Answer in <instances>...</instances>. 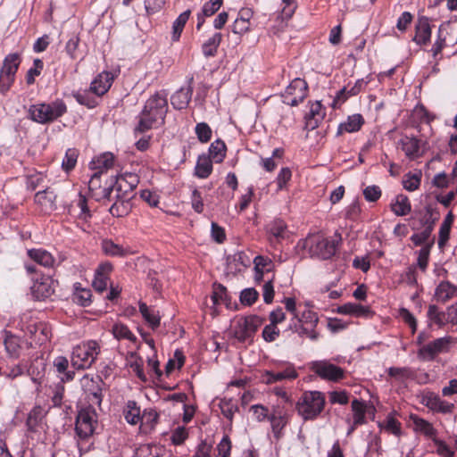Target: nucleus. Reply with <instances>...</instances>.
Masks as SVG:
<instances>
[{
	"label": "nucleus",
	"mask_w": 457,
	"mask_h": 457,
	"mask_svg": "<svg viewBox=\"0 0 457 457\" xmlns=\"http://www.w3.org/2000/svg\"><path fill=\"white\" fill-rule=\"evenodd\" d=\"M167 110V95L159 92L154 94L146 101L135 132L144 133L151 129L159 120L162 123Z\"/></svg>",
	"instance_id": "nucleus-1"
},
{
	"label": "nucleus",
	"mask_w": 457,
	"mask_h": 457,
	"mask_svg": "<svg viewBox=\"0 0 457 457\" xmlns=\"http://www.w3.org/2000/svg\"><path fill=\"white\" fill-rule=\"evenodd\" d=\"M324 395L320 391H305L296 403L295 409L304 420H315L324 410Z\"/></svg>",
	"instance_id": "nucleus-2"
},
{
	"label": "nucleus",
	"mask_w": 457,
	"mask_h": 457,
	"mask_svg": "<svg viewBox=\"0 0 457 457\" xmlns=\"http://www.w3.org/2000/svg\"><path fill=\"white\" fill-rule=\"evenodd\" d=\"M99 353L100 345L96 341L90 340L78 345L72 351V365L77 369H88Z\"/></svg>",
	"instance_id": "nucleus-3"
},
{
	"label": "nucleus",
	"mask_w": 457,
	"mask_h": 457,
	"mask_svg": "<svg viewBox=\"0 0 457 457\" xmlns=\"http://www.w3.org/2000/svg\"><path fill=\"white\" fill-rule=\"evenodd\" d=\"M66 111V105L62 101H55L51 104L31 106L30 118L39 123H46L61 117Z\"/></svg>",
	"instance_id": "nucleus-4"
},
{
	"label": "nucleus",
	"mask_w": 457,
	"mask_h": 457,
	"mask_svg": "<svg viewBox=\"0 0 457 457\" xmlns=\"http://www.w3.org/2000/svg\"><path fill=\"white\" fill-rule=\"evenodd\" d=\"M426 213L420 219L422 226L421 231L414 233L411 237V241L416 245H425L431 239V233L434 229L436 221L439 219V212L431 205L426 206Z\"/></svg>",
	"instance_id": "nucleus-5"
},
{
	"label": "nucleus",
	"mask_w": 457,
	"mask_h": 457,
	"mask_svg": "<svg viewBox=\"0 0 457 457\" xmlns=\"http://www.w3.org/2000/svg\"><path fill=\"white\" fill-rule=\"evenodd\" d=\"M305 244L312 256H316L322 260H328L336 253L337 245L335 241L320 236L308 237Z\"/></svg>",
	"instance_id": "nucleus-6"
},
{
	"label": "nucleus",
	"mask_w": 457,
	"mask_h": 457,
	"mask_svg": "<svg viewBox=\"0 0 457 457\" xmlns=\"http://www.w3.org/2000/svg\"><path fill=\"white\" fill-rule=\"evenodd\" d=\"M106 177L103 171H96L92 176L88 182V189L91 196L96 201L111 200L112 199V194L114 187V176H111V180L105 181L102 185V178Z\"/></svg>",
	"instance_id": "nucleus-7"
},
{
	"label": "nucleus",
	"mask_w": 457,
	"mask_h": 457,
	"mask_svg": "<svg viewBox=\"0 0 457 457\" xmlns=\"http://www.w3.org/2000/svg\"><path fill=\"white\" fill-rule=\"evenodd\" d=\"M30 294L36 300H45L54 293L53 280L49 276L38 274L30 266Z\"/></svg>",
	"instance_id": "nucleus-8"
},
{
	"label": "nucleus",
	"mask_w": 457,
	"mask_h": 457,
	"mask_svg": "<svg viewBox=\"0 0 457 457\" xmlns=\"http://www.w3.org/2000/svg\"><path fill=\"white\" fill-rule=\"evenodd\" d=\"M262 323V319L257 315L240 318L234 328V337L239 342H245L252 339Z\"/></svg>",
	"instance_id": "nucleus-9"
},
{
	"label": "nucleus",
	"mask_w": 457,
	"mask_h": 457,
	"mask_svg": "<svg viewBox=\"0 0 457 457\" xmlns=\"http://www.w3.org/2000/svg\"><path fill=\"white\" fill-rule=\"evenodd\" d=\"M96 426V413L92 407L80 410L76 419V432L80 438L92 436Z\"/></svg>",
	"instance_id": "nucleus-10"
},
{
	"label": "nucleus",
	"mask_w": 457,
	"mask_h": 457,
	"mask_svg": "<svg viewBox=\"0 0 457 457\" xmlns=\"http://www.w3.org/2000/svg\"><path fill=\"white\" fill-rule=\"evenodd\" d=\"M453 342L451 337L437 338L422 345L418 351V357L423 361H433L437 354L448 352Z\"/></svg>",
	"instance_id": "nucleus-11"
},
{
	"label": "nucleus",
	"mask_w": 457,
	"mask_h": 457,
	"mask_svg": "<svg viewBox=\"0 0 457 457\" xmlns=\"http://www.w3.org/2000/svg\"><path fill=\"white\" fill-rule=\"evenodd\" d=\"M308 86L304 79L296 78L292 80L283 95V102L291 106H296L307 96Z\"/></svg>",
	"instance_id": "nucleus-12"
},
{
	"label": "nucleus",
	"mask_w": 457,
	"mask_h": 457,
	"mask_svg": "<svg viewBox=\"0 0 457 457\" xmlns=\"http://www.w3.org/2000/svg\"><path fill=\"white\" fill-rule=\"evenodd\" d=\"M20 64V57L17 54H12L5 57L4 65L0 71V91L5 92L9 89L10 85L13 81Z\"/></svg>",
	"instance_id": "nucleus-13"
},
{
	"label": "nucleus",
	"mask_w": 457,
	"mask_h": 457,
	"mask_svg": "<svg viewBox=\"0 0 457 457\" xmlns=\"http://www.w3.org/2000/svg\"><path fill=\"white\" fill-rule=\"evenodd\" d=\"M81 387L87 399L94 404L100 405L102 402V386L104 382L99 376L91 377L85 375L80 380Z\"/></svg>",
	"instance_id": "nucleus-14"
},
{
	"label": "nucleus",
	"mask_w": 457,
	"mask_h": 457,
	"mask_svg": "<svg viewBox=\"0 0 457 457\" xmlns=\"http://www.w3.org/2000/svg\"><path fill=\"white\" fill-rule=\"evenodd\" d=\"M312 369L319 377L323 379L338 381L344 378L343 369L325 361L313 362Z\"/></svg>",
	"instance_id": "nucleus-15"
},
{
	"label": "nucleus",
	"mask_w": 457,
	"mask_h": 457,
	"mask_svg": "<svg viewBox=\"0 0 457 457\" xmlns=\"http://www.w3.org/2000/svg\"><path fill=\"white\" fill-rule=\"evenodd\" d=\"M56 194L53 189L46 187L43 190H39L35 195V204L43 212H50L55 209Z\"/></svg>",
	"instance_id": "nucleus-16"
},
{
	"label": "nucleus",
	"mask_w": 457,
	"mask_h": 457,
	"mask_svg": "<svg viewBox=\"0 0 457 457\" xmlns=\"http://www.w3.org/2000/svg\"><path fill=\"white\" fill-rule=\"evenodd\" d=\"M274 437L279 440L283 435L282 430L287 424V412L282 409H274L269 416Z\"/></svg>",
	"instance_id": "nucleus-17"
},
{
	"label": "nucleus",
	"mask_w": 457,
	"mask_h": 457,
	"mask_svg": "<svg viewBox=\"0 0 457 457\" xmlns=\"http://www.w3.org/2000/svg\"><path fill=\"white\" fill-rule=\"evenodd\" d=\"M363 86V80L358 79L353 86L348 84L347 86L341 88L336 97L333 100L332 106L333 108L339 107L342 104H344L350 96H353L358 95L361 91V87Z\"/></svg>",
	"instance_id": "nucleus-18"
},
{
	"label": "nucleus",
	"mask_w": 457,
	"mask_h": 457,
	"mask_svg": "<svg viewBox=\"0 0 457 457\" xmlns=\"http://www.w3.org/2000/svg\"><path fill=\"white\" fill-rule=\"evenodd\" d=\"M415 36L413 41L418 45H427L430 41L431 28L428 17H420L415 26Z\"/></svg>",
	"instance_id": "nucleus-19"
},
{
	"label": "nucleus",
	"mask_w": 457,
	"mask_h": 457,
	"mask_svg": "<svg viewBox=\"0 0 457 457\" xmlns=\"http://www.w3.org/2000/svg\"><path fill=\"white\" fill-rule=\"evenodd\" d=\"M398 145L410 159H414L420 155L421 142L415 137L403 136L398 141Z\"/></svg>",
	"instance_id": "nucleus-20"
},
{
	"label": "nucleus",
	"mask_w": 457,
	"mask_h": 457,
	"mask_svg": "<svg viewBox=\"0 0 457 457\" xmlns=\"http://www.w3.org/2000/svg\"><path fill=\"white\" fill-rule=\"evenodd\" d=\"M113 78L110 72L100 73L91 83L90 92L100 96L105 94L112 86Z\"/></svg>",
	"instance_id": "nucleus-21"
},
{
	"label": "nucleus",
	"mask_w": 457,
	"mask_h": 457,
	"mask_svg": "<svg viewBox=\"0 0 457 457\" xmlns=\"http://www.w3.org/2000/svg\"><path fill=\"white\" fill-rule=\"evenodd\" d=\"M325 112L322 110L320 102L316 101L310 106V111L305 116V128L312 130L319 126V122L323 120Z\"/></svg>",
	"instance_id": "nucleus-22"
},
{
	"label": "nucleus",
	"mask_w": 457,
	"mask_h": 457,
	"mask_svg": "<svg viewBox=\"0 0 457 457\" xmlns=\"http://www.w3.org/2000/svg\"><path fill=\"white\" fill-rule=\"evenodd\" d=\"M193 87L189 85L187 87H182L173 94L170 97L171 104L175 109L182 110L185 109L192 97Z\"/></svg>",
	"instance_id": "nucleus-23"
},
{
	"label": "nucleus",
	"mask_w": 457,
	"mask_h": 457,
	"mask_svg": "<svg viewBox=\"0 0 457 457\" xmlns=\"http://www.w3.org/2000/svg\"><path fill=\"white\" fill-rule=\"evenodd\" d=\"M253 13L251 9L242 8L233 24L232 31L235 34H242L248 31L250 28V19L253 17Z\"/></svg>",
	"instance_id": "nucleus-24"
},
{
	"label": "nucleus",
	"mask_w": 457,
	"mask_h": 457,
	"mask_svg": "<svg viewBox=\"0 0 457 457\" xmlns=\"http://www.w3.org/2000/svg\"><path fill=\"white\" fill-rule=\"evenodd\" d=\"M297 376L298 373L295 368L288 366L282 371H267L264 375V378L267 384H272L283 379H295Z\"/></svg>",
	"instance_id": "nucleus-25"
},
{
	"label": "nucleus",
	"mask_w": 457,
	"mask_h": 457,
	"mask_svg": "<svg viewBox=\"0 0 457 457\" xmlns=\"http://www.w3.org/2000/svg\"><path fill=\"white\" fill-rule=\"evenodd\" d=\"M50 408L49 395L45 397V395L38 394L36 397L35 406L32 411H30V420L34 418L36 422H40Z\"/></svg>",
	"instance_id": "nucleus-26"
},
{
	"label": "nucleus",
	"mask_w": 457,
	"mask_h": 457,
	"mask_svg": "<svg viewBox=\"0 0 457 457\" xmlns=\"http://www.w3.org/2000/svg\"><path fill=\"white\" fill-rule=\"evenodd\" d=\"M457 296V287L449 281H442L436 288L435 297L438 302L445 303Z\"/></svg>",
	"instance_id": "nucleus-27"
},
{
	"label": "nucleus",
	"mask_w": 457,
	"mask_h": 457,
	"mask_svg": "<svg viewBox=\"0 0 457 457\" xmlns=\"http://www.w3.org/2000/svg\"><path fill=\"white\" fill-rule=\"evenodd\" d=\"M116 201L109 209L110 213L115 217H124L129 213L131 210L130 197H121L119 193L116 195Z\"/></svg>",
	"instance_id": "nucleus-28"
},
{
	"label": "nucleus",
	"mask_w": 457,
	"mask_h": 457,
	"mask_svg": "<svg viewBox=\"0 0 457 457\" xmlns=\"http://www.w3.org/2000/svg\"><path fill=\"white\" fill-rule=\"evenodd\" d=\"M139 312L153 329H155L160 326L161 316L158 311H155L154 308L148 307L146 303L140 302Z\"/></svg>",
	"instance_id": "nucleus-29"
},
{
	"label": "nucleus",
	"mask_w": 457,
	"mask_h": 457,
	"mask_svg": "<svg viewBox=\"0 0 457 457\" xmlns=\"http://www.w3.org/2000/svg\"><path fill=\"white\" fill-rule=\"evenodd\" d=\"M290 329L293 332L298 334L299 337H306L310 338L312 341H316L320 337V333L316 331V329L307 326L306 324H303L294 319L292 324L290 325Z\"/></svg>",
	"instance_id": "nucleus-30"
},
{
	"label": "nucleus",
	"mask_w": 457,
	"mask_h": 457,
	"mask_svg": "<svg viewBox=\"0 0 457 457\" xmlns=\"http://www.w3.org/2000/svg\"><path fill=\"white\" fill-rule=\"evenodd\" d=\"M212 160L205 154L198 157L195 174L201 179L208 178L212 171Z\"/></svg>",
	"instance_id": "nucleus-31"
},
{
	"label": "nucleus",
	"mask_w": 457,
	"mask_h": 457,
	"mask_svg": "<svg viewBox=\"0 0 457 457\" xmlns=\"http://www.w3.org/2000/svg\"><path fill=\"white\" fill-rule=\"evenodd\" d=\"M340 314H349L354 316H368L371 312L369 307L362 306L359 303H347L337 308Z\"/></svg>",
	"instance_id": "nucleus-32"
},
{
	"label": "nucleus",
	"mask_w": 457,
	"mask_h": 457,
	"mask_svg": "<svg viewBox=\"0 0 457 457\" xmlns=\"http://www.w3.org/2000/svg\"><path fill=\"white\" fill-rule=\"evenodd\" d=\"M101 248L104 254L111 257H124L128 254L126 249L111 239H104L101 243Z\"/></svg>",
	"instance_id": "nucleus-33"
},
{
	"label": "nucleus",
	"mask_w": 457,
	"mask_h": 457,
	"mask_svg": "<svg viewBox=\"0 0 457 457\" xmlns=\"http://www.w3.org/2000/svg\"><path fill=\"white\" fill-rule=\"evenodd\" d=\"M364 120L361 114L349 116L345 122L339 125L337 134H341L343 131L349 133L356 132L361 129Z\"/></svg>",
	"instance_id": "nucleus-34"
},
{
	"label": "nucleus",
	"mask_w": 457,
	"mask_h": 457,
	"mask_svg": "<svg viewBox=\"0 0 457 457\" xmlns=\"http://www.w3.org/2000/svg\"><path fill=\"white\" fill-rule=\"evenodd\" d=\"M138 179L136 174L129 173L124 177L118 178L114 179V185L117 184L116 191L119 192L124 188V193L127 194L128 191H132L137 185Z\"/></svg>",
	"instance_id": "nucleus-35"
},
{
	"label": "nucleus",
	"mask_w": 457,
	"mask_h": 457,
	"mask_svg": "<svg viewBox=\"0 0 457 457\" xmlns=\"http://www.w3.org/2000/svg\"><path fill=\"white\" fill-rule=\"evenodd\" d=\"M226 145L223 141L218 139L212 142L209 148V154L207 155L210 157L214 162L220 163L223 161L225 155H226Z\"/></svg>",
	"instance_id": "nucleus-36"
},
{
	"label": "nucleus",
	"mask_w": 457,
	"mask_h": 457,
	"mask_svg": "<svg viewBox=\"0 0 457 457\" xmlns=\"http://www.w3.org/2000/svg\"><path fill=\"white\" fill-rule=\"evenodd\" d=\"M30 260L44 267H51L54 262L52 254L43 249H30Z\"/></svg>",
	"instance_id": "nucleus-37"
},
{
	"label": "nucleus",
	"mask_w": 457,
	"mask_h": 457,
	"mask_svg": "<svg viewBox=\"0 0 457 457\" xmlns=\"http://www.w3.org/2000/svg\"><path fill=\"white\" fill-rule=\"evenodd\" d=\"M391 209L397 216L407 215L411 212V204L404 195L396 196L395 203L391 204Z\"/></svg>",
	"instance_id": "nucleus-38"
},
{
	"label": "nucleus",
	"mask_w": 457,
	"mask_h": 457,
	"mask_svg": "<svg viewBox=\"0 0 457 457\" xmlns=\"http://www.w3.org/2000/svg\"><path fill=\"white\" fill-rule=\"evenodd\" d=\"M113 162V154L112 153H104L96 157V160L92 162V164L94 165L93 169L98 170V171H103L106 176V170L112 167Z\"/></svg>",
	"instance_id": "nucleus-39"
},
{
	"label": "nucleus",
	"mask_w": 457,
	"mask_h": 457,
	"mask_svg": "<svg viewBox=\"0 0 457 457\" xmlns=\"http://www.w3.org/2000/svg\"><path fill=\"white\" fill-rule=\"evenodd\" d=\"M159 415L154 409H145L141 414V426L145 431H151L157 424Z\"/></svg>",
	"instance_id": "nucleus-40"
},
{
	"label": "nucleus",
	"mask_w": 457,
	"mask_h": 457,
	"mask_svg": "<svg viewBox=\"0 0 457 457\" xmlns=\"http://www.w3.org/2000/svg\"><path fill=\"white\" fill-rule=\"evenodd\" d=\"M221 38L222 36L220 33H215L203 45L202 50L205 57H211L216 54Z\"/></svg>",
	"instance_id": "nucleus-41"
},
{
	"label": "nucleus",
	"mask_w": 457,
	"mask_h": 457,
	"mask_svg": "<svg viewBox=\"0 0 457 457\" xmlns=\"http://www.w3.org/2000/svg\"><path fill=\"white\" fill-rule=\"evenodd\" d=\"M191 14L190 10H187L182 12L173 22L172 25V40L178 41L180 37V35L183 31V29L187 22Z\"/></svg>",
	"instance_id": "nucleus-42"
},
{
	"label": "nucleus",
	"mask_w": 457,
	"mask_h": 457,
	"mask_svg": "<svg viewBox=\"0 0 457 457\" xmlns=\"http://www.w3.org/2000/svg\"><path fill=\"white\" fill-rule=\"evenodd\" d=\"M126 420L132 424H137L141 419L140 408L137 406L135 401H129L124 411Z\"/></svg>",
	"instance_id": "nucleus-43"
},
{
	"label": "nucleus",
	"mask_w": 457,
	"mask_h": 457,
	"mask_svg": "<svg viewBox=\"0 0 457 457\" xmlns=\"http://www.w3.org/2000/svg\"><path fill=\"white\" fill-rule=\"evenodd\" d=\"M352 411L353 412L354 425H362L366 423V405L362 401L354 399L352 402Z\"/></svg>",
	"instance_id": "nucleus-44"
},
{
	"label": "nucleus",
	"mask_w": 457,
	"mask_h": 457,
	"mask_svg": "<svg viewBox=\"0 0 457 457\" xmlns=\"http://www.w3.org/2000/svg\"><path fill=\"white\" fill-rule=\"evenodd\" d=\"M428 318L438 325L439 328L444 327L448 321L446 312H440L436 305L431 304L428 306Z\"/></svg>",
	"instance_id": "nucleus-45"
},
{
	"label": "nucleus",
	"mask_w": 457,
	"mask_h": 457,
	"mask_svg": "<svg viewBox=\"0 0 457 457\" xmlns=\"http://www.w3.org/2000/svg\"><path fill=\"white\" fill-rule=\"evenodd\" d=\"M269 232L278 242L287 236V225L283 220H274L269 225Z\"/></svg>",
	"instance_id": "nucleus-46"
},
{
	"label": "nucleus",
	"mask_w": 457,
	"mask_h": 457,
	"mask_svg": "<svg viewBox=\"0 0 457 457\" xmlns=\"http://www.w3.org/2000/svg\"><path fill=\"white\" fill-rule=\"evenodd\" d=\"M379 428L396 436H400L402 433L401 423L391 413L384 422L379 423Z\"/></svg>",
	"instance_id": "nucleus-47"
},
{
	"label": "nucleus",
	"mask_w": 457,
	"mask_h": 457,
	"mask_svg": "<svg viewBox=\"0 0 457 457\" xmlns=\"http://www.w3.org/2000/svg\"><path fill=\"white\" fill-rule=\"evenodd\" d=\"M112 332L115 338L117 339H128L131 342H135L137 337L129 329V328L122 323H116L113 325L112 328Z\"/></svg>",
	"instance_id": "nucleus-48"
},
{
	"label": "nucleus",
	"mask_w": 457,
	"mask_h": 457,
	"mask_svg": "<svg viewBox=\"0 0 457 457\" xmlns=\"http://www.w3.org/2000/svg\"><path fill=\"white\" fill-rule=\"evenodd\" d=\"M34 330L30 328V334H34L36 344L42 345L48 341L49 329L46 324H34Z\"/></svg>",
	"instance_id": "nucleus-49"
},
{
	"label": "nucleus",
	"mask_w": 457,
	"mask_h": 457,
	"mask_svg": "<svg viewBox=\"0 0 457 457\" xmlns=\"http://www.w3.org/2000/svg\"><path fill=\"white\" fill-rule=\"evenodd\" d=\"M435 244V237H433L432 239L423 245L421 249L419 251L418 254V266L420 270H425L428 266L429 253L432 246Z\"/></svg>",
	"instance_id": "nucleus-50"
},
{
	"label": "nucleus",
	"mask_w": 457,
	"mask_h": 457,
	"mask_svg": "<svg viewBox=\"0 0 457 457\" xmlns=\"http://www.w3.org/2000/svg\"><path fill=\"white\" fill-rule=\"evenodd\" d=\"M63 394L64 386L62 384H58L54 389L46 388L43 395H45V397H47V395H49V398L51 397L53 406H61Z\"/></svg>",
	"instance_id": "nucleus-51"
},
{
	"label": "nucleus",
	"mask_w": 457,
	"mask_h": 457,
	"mask_svg": "<svg viewBox=\"0 0 457 457\" xmlns=\"http://www.w3.org/2000/svg\"><path fill=\"white\" fill-rule=\"evenodd\" d=\"M79 156V152L75 148H70L66 151L65 156L62 162V167L65 171L71 170L76 163Z\"/></svg>",
	"instance_id": "nucleus-52"
},
{
	"label": "nucleus",
	"mask_w": 457,
	"mask_h": 457,
	"mask_svg": "<svg viewBox=\"0 0 457 457\" xmlns=\"http://www.w3.org/2000/svg\"><path fill=\"white\" fill-rule=\"evenodd\" d=\"M303 324H306L307 326L316 329V327L319 322L318 314L312 311H305L302 313L301 317L298 315H295V319Z\"/></svg>",
	"instance_id": "nucleus-53"
},
{
	"label": "nucleus",
	"mask_w": 457,
	"mask_h": 457,
	"mask_svg": "<svg viewBox=\"0 0 457 457\" xmlns=\"http://www.w3.org/2000/svg\"><path fill=\"white\" fill-rule=\"evenodd\" d=\"M133 457H160V449L155 445H143L136 449Z\"/></svg>",
	"instance_id": "nucleus-54"
},
{
	"label": "nucleus",
	"mask_w": 457,
	"mask_h": 457,
	"mask_svg": "<svg viewBox=\"0 0 457 457\" xmlns=\"http://www.w3.org/2000/svg\"><path fill=\"white\" fill-rule=\"evenodd\" d=\"M412 420L415 430L423 433L427 436H432L435 435V429L428 421L416 416L413 417Z\"/></svg>",
	"instance_id": "nucleus-55"
},
{
	"label": "nucleus",
	"mask_w": 457,
	"mask_h": 457,
	"mask_svg": "<svg viewBox=\"0 0 457 457\" xmlns=\"http://www.w3.org/2000/svg\"><path fill=\"white\" fill-rule=\"evenodd\" d=\"M212 300L214 304H219L220 303H227V301H228L227 288L221 284L214 283Z\"/></svg>",
	"instance_id": "nucleus-56"
},
{
	"label": "nucleus",
	"mask_w": 457,
	"mask_h": 457,
	"mask_svg": "<svg viewBox=\"0 0 457 457\" xmlns=\"http://www.w3.org/2000/svg\"><path fill=\"white\" fill-rule=\"evenodd\" d=\"M91 291L89 289L81 288L75 285L74 299L82 306L89 305L91 302Z\"/></svg>",
	"instance_id": "nucleus-57"
},
{
	"label": "nucleus",
	"mask_w": 457,
	"mask_h": 457,
	"mask_svg": "<svg viewBox=\"0 0 457 457\" xmlns=\"http://www.w3.org/2000/svg\"><path fill=\"white\" fill-rule=\"evenodd\" d=\"M387 373L390 377L398 380H403L413 376V371L408 367H391L388 369Z\"/></svg>",
	"instance_id": "nucleus-58"
},
{
	"label": "nucleus",
	"mask_w": 457,
	"mask_h": 457,
	"mask_svg": "<svg viewBox=\"0 0 457 457\" xmlns=\"http://www.w3.org/2000/svg\"><path fill=\"white\" fill-rule=\"evenodd\" d=\"M221 413L230 421L233 419L234 413L238 411V406L232 402V400L223 399L220 403Z\"/></svg>",
	"instance_id": "nucleus-59"
},
{
	"label": "nucleus",
	"mask_w": 457,
	"mask_h": 457,
	"mask_svg": "<svg viewBox=\"0 0 457 457\" xmlns=\"http://www.w3.org/2000/svg\"><path fill=\"white\" fill-rule=\"evenodd\" d=\"M259 297V293L254 288L244 289L240 294V302L245 305H252Z\"/></svg>",
	"instance_id": "nucleus-60"
},
{
	"label": "nucleus",
	"mask_w": 457,
	"mask_h": 457,
	"mask_svg": "<svg viewBox=\"0 0 457 457\" xmlns=\"http://www.w3.org/2000/svg\"><path fill=\"white\" fill-rule=\"evenodd\" d=\"M195 133L198 139L203 143L208 142L212 137V129L209 125L204 122L198 123L195 126Z\"/></svg>",
	"instance_id": "nucleus-61"
},
{
	"label": "nucleus",
	"mask_w": 457,
	"mask_h": 457,
	"mask_svg": "<svg viewBox=\"0 0 457 457\" xmlns=\"http://www.w3.org/2000/svg\"><path fill=\"white\" fill-rule=\"evenodd\" d=\"M254 270H264L270 272L271 270L272 262L270 259L262 255H258L253 259Z\"/></svg>",
	"instance_id": "nucleus-62"
},
{
	"label": "nucleus",
	"mask_w": 457,
	"mask_h": 457,
	"mask_svg": "<svg viewBox=\"0 0 457 457\" xmlns=\"http://www.w3.org/2000/svg\"><path fill=\"white\" fill-rule=\"evenodd\" d=\"M222 1L223 0H210L204 4L201 12L207 17L212 16L220 8Z\"/></svg>",
	"instance_id": "nucleus-63"
},
{
	"label": "nucleus",
	"mask_w": 457,
	"mask_h": 457,
	"mask_svg": "<svg viewBox=\"0 0 457 457\" xmlns=\"http://www.w3.org/2000/svg\"><path fill=\"white\" fill-rule=\"evenodd\" d=\"M73 96L80 104L86 105L88 108H94L96 105V98L90 97L86 91L77 92L73 94Z\"/></svg>",
	"instance_id": "nucleus-64"
}]
</instances>
